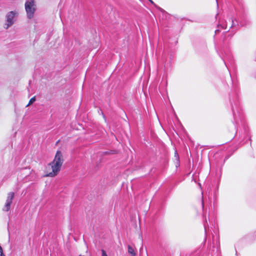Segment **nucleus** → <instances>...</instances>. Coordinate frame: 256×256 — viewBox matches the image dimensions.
I'll use <instances>...</instances> for the list:
<instances>
[{
  "label": "nucleus",
  "mask_w": 256,
  "mask_h": 256,
  "mask_svg": "<svg viewBox=\"0 0 256 256\" xmlns=\"http://www.w3.org/2000/svg\"><path fill=\"white\" fill-rule=\"evenodd\" d=\"M64 162L62 154L60 151H57L54 158L46 168V176L53 177L56 176Z\"/></svg>",
  "instance_id": "obj_1"
},
{
  "label": "nucleus",
  "mask_w": 256,
  "mask_h": 256,
  "mask_svg": "<svg viewBox=\"0 0 256 256\" xmlns=\"http://www.w3.org/2000/svg\"><path fill=\"white\" fill-rule=\"evenodd\" d=\"M25 10L27 18L32 19L36 10V5L35 0H26L25 2Z\"/></svg>",
  "instance_id": "obj_2"
},
{
  "label": "nucleus",
  "mask_w": 256,
  "mask_h": 256,
  "mask_svg": "<svg viewBox=\"0 0 256 256\" xmlns=\"http://www.w3.org/2000/svg\"><path fill=\"white\" fill-rule=\"evenodd\" d=\"M18 15V12L16 11H10L6 14V23L4 24V28L5 29H8L14 24Z\"/></svg>",
  "instance_id": "obj_3"
},
{
  "label": "nucleus",
  "mask_w": 256,
  "mask_h": 256,
  "mask_svg": "<svg viewBox=\"0 0 256 256\" xmlns=\"http://www.w3.org/2000/svg\"><path fill=\"white\" fill-rule=\"evenodd\" d=\"M14 197V193L12 192H9L8 194L7 199L5 206L4 208V210L5 211H8L10 208V205L12 202V199Z\"/></svg>",
  "instance_id": "obj_4"
},
{
  "label": "nucleus",
  "mask_w": 256,
  "mask_h": 256,
  "mask_svg": "<svg viewBox=\"0 0 256 256\" xmlns=\"http://www.w3.org/2000/svg\"><path fill=\"white\" fill-rule=\"evenodd\" d=\"M128 252L132 256H136V252H135L134 248L132 246L128 245Z\"/></svg>",
  "instance_id": "obj_5"
},
{
  "label": "nucleus",
  "mask_w": 256,
  "mask_h": 256,
  "mask_svg": "<svg viewBox=\"0 0 256 256\" xmlns=\"http://www.w3.org/2000/svg\"><path fill=\"white\" fill-rule=\"evenodd\" d=\"M35 101H36V98H35V96L31 98L30 100L29 101L28 104L26 105V107L28 106H30L32 104H33Z\"/></svg>",
  "instance_id": "obj_6"
},
{
  "label": "nucleus",
  "mask_w": 256,
  "mask_h": 256,
  "mask_svg": "<svg viewBox=\"0 0 256 256\" xmlns=\"http://www.w3.org/2000/svg\"><path fill=\"white\" fill-rule=\"evenodd\" d=\"M102 256H107V254L104 250H102Z\"/></svg>",
  "instance_id": "obj_7"
},
{
  "label": "nucleus",
  "mask_w": 256,
  "mask_h": 256,
  "mask_svg": "<svg viewBox=\"0 0 256 256\" xmlns=\"http://www.w3.org/2000/svg\"><path fill=\"white\" fill-rule=\"evenodd\" d=\"M232 26H231L230 28H232V26H234V20H232Z\"/></svg>",
  "instance_id": "obj_8"
},
{
  "label": "nucleus",
  "mask_w": 256,
  "mask_h": 256,
  "mask_svg": "<svg viewBox=\"0 0 256 256\" xmlns=\"http://www.w3.org/2000/svg\"><path fill=\"white\" fill-rule=\"evenodd\" d=\"M0 253L3 252H2V248L0 246Z\"/></svg>",
  "instance_id": "obj_9"
},
{
  "label": "nucleus",
  "mask_w": 256,
  "mask_h": 256,
  "mask_svg": "<svg viewBox=\"0 0 256 256\" xmlns=\"http://www.w3.org/2000/svg\"><path fill=\"white\" fill-rule=\"evenodd\" d=\"M152 4H154V2H153V1L152 0H148Z\"/></svg>",
  "instance_id": "obj_10"
},
{
  "label": "nucleus",
  "mask_w": 256,
  "mask_h": 256,
  "mask_svg": "<svg viewBox=\"0 0 256 256\" xmlns=\"http://www.w3.org/2000/svg\"><path fill=\"white\" fill-rule=\"evenodd\" d=\"M0 256H5L3 252L0 253Z\"/></svg>",
  "instance_id": "obj_11"
},
{
  "label": "nucleus",
  "mask_w": 256,
  "mask_h": 256,
  "mask_svg": "<svg viewBox=\"0 0 256 256\" xmlns=\"http://www.w3.org/2000/svg\"><path fill=\"white\" fill-rule=\"evenodd\" d=\"M175 156H178V154H177V152H175Z\"/></svg>",
  "instance_id": "obj_12"
},
{
  "label": "nucleus",
  "mask_w": 256,
  "mask_h": 256,
  "mask_svg": "<svg viewBox=\"0 0 256 256\" xmlns=\"http://www.w3.org/2000/svg\"><path fill=\"white\" fill-rule=\"evenodd\" d=\"M217 32H219V30H216L215 31L216 33Z\"/></svg>",
  "instance_id": "obj_13"
},
{
  "label": "nucleus",
  "mask_w": 256,
  "mask_h": 256,
  "mask_svg": "<svg viewBox=\"0 0 256 256\" xmlns=\"http://www.w3.org/2000/svg\"><path fill=\"white\" fill-rule=\"evenodd\" d=\"M202 207H204V203H203V202H202Z\"/></svg>",
  "instance_id": "obj_14"
},
{
  "label": "nucleus",
  "mask_w": 256,
  "mask_h": 256,
  "mask_svg": "<svg viewBox=\"0 0 256 256\" xmlns=\"http://www.w3.org/2000/svg\"><path fill=\"white\" fill-rule=\"evenodd\" d=\"M142 249V248H141L140 249V250H141Z\"/></svg>",
  "instance_id": "obj_15"
},
{
  "label": "nucleus",
  "mask_w": 256,
  "mask_h": 256,
  "mask_svg": "<svg viewBox=\"0 0 256 256\" xmlns=\"http://www.w3.org/2000/svg\"><path fill=\"white\" fill-rule=\"evenodd\" d=\"M142 249V248H141L140 249V250H141Z\"/></svg>",
  "instance_id": "obj_16"
},
{
  "label": "nucleus",
  "mask_w": 256,
  "mask_h": 256,
  "mask_svg": "<svg viewBox=\"0 0 256 256\" xmlns=\"http://www.w3.org/2000/svg\"><path fill=\"white\" fill-rule=\"evenodd\" d=\"M142 249V248H141L140 249V250H141Z\"/></svg>",
  "instance_id": "obj_17"
},
{
  "label": "nucleus",
  "mask_w": 256,
  "mask_h": 256,
  "mask_svg": "<svg viewBox=\"0 0 256 256\" xmlns=\"http://www.w3.org/2000/svg\"><path fill=\"white\" fill-rule=\"evenodd\" d=\"M204 229H205V230H206V228L205 226H204Z\"/></svg>",
  "instance_id": "obj_18"
}]
</instances>
